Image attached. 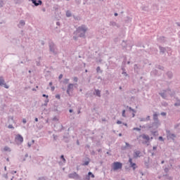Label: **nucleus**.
<instances>
[{
    "mask_svg": "<svg viewBox=\"0 0 180 180\" xmlns=\"http://www.w3.org/2000/svg\"><path fill=\"white\" fill-rule=\"evenodd\" d=\"M86 30H88V27L83 25L80 27H78L76 33L79 37H85V33H86Z\"/></svg>",
    "mask_w": 180,
    "mask_h": 180,
    "instance_id": "1",
    "label": "nucleus"
},
{
    "mask_svg": "<svg viewBox=\"0 0 180 180\" xmlns=\"http://www.w3.org/2000/svg\"><path fill=\"white\" fill-rule=\"evenodd\" d=\"M159 95H160L163 99H167L168 95L174 96V95H175V92H172L170 89H167V90H163L162 92H160Z\"/></svg>",
    "mask_w": 180,
    "mask_h": 180,
    "instance_id": "2",
    "label": "nucleus"
},
{
    "mask_svg": "<svg viewBox=\"0 0 180 180\" xmlns=\"http://www.w3.org/2000/svg\"><path fill=\"white\" fill-rule=\"evenodd\" d=\"M49 51H51V53H52L54 55L57 54L58 53L57 46L55 45L54 42L53 41L49 42Z\"/></svg>",
    "mask_w": 180,
    "mask_h": 180,
    "instance_id": "3",
    "label": "nucleus"
},
{
    "mask_svg": "<svg viewBox=\"0 0 180 180\" xmlns=\"http://www.w3.org/2000/svg\"><path fill=\"white\" fill-rule=\"evenodd\" d=\"M160 126H161V123L160 122L154 121V122L148 126V129H150V130H157V129H158Z\"/></svg>",
    "mask_w": 180,
    "mask_h": 180,
    "instance_id": "4",
    "label": "nucleus"
},
{
    "mask_svg": "<svg viewBox=\"0 0 180 180\" xmlns=\"http://www.w3.org/2000/svg\"><path fill=\"white\" fill-rule=\"evenodd\" d=\"M68 176L70 179H81V176H79L75 172L69 174Z\"/></svg>",
    "mask_w": 180,
    "mask_h": 180,
    "instance_id": "5",
    "label": "nucleus"
},
{
    "mask_svg": "<svg viewBox=\"0 0 180 180\" xmlns=\"http://www.w3.org/2000/svg\"><path fill=\"white\" fill-rule=\"evenodd\" d=\"M74 91V84H69L66 90L67 94L69 96H71L70 92H72Z\"/></svg>",
    "mask_w": 180,
    "mask_h": 180,
    "instance_id": "6",
    "label": "nucleus"
},
{
    "mask_svg": "<svg viewBox=\"0 0 180 180\" xmlns=\"http://www.w3.org/2000/svg\"><path fill=\"white\" fill-rule=\"evenodd\" d=\"M167 136L168 140H172L173 141L175 140V138L176 137V135H175V134H171V131L169 130L167 131Z\"/></svg>",
    "mask_w": 180,
    "mask_h": 180,
    "instance_id": "7",
    "label": "nucleus"
},
{
    "mask_svg": "<svg viewBox=\"0 0 180 180\" xmlns=\"http://www.w3.org/2000/svg\"><path fill=\"white\" fill-rule=\"evenodd\" d=\"M113 169L114 171H117V169H122V165L120 162H115L113 163Z\"/></svg>",
    "mask_w": 180,
    "mask_h": 180,
    "instance_id": "8",
    "label": "nucleus"
},
{
    "mask_svg": "<svg viewBox=\"0 0 180 180\" xmlns=\"http://www.w3.org/2000/svg\"><path fill=\"white\" fill-rule=\"evenodd\" d=\"M128 162H129V167L131 168H132L133 170L134 171L136 169V168H137V165H136V163L133 162V159L131 158H130V157L129 158V161Z\"/></svg>",
    "mask_w": 180,
    "mask_h": 180,
    "instance_id": "9",
    "label": "nucleus"
},
{
    "mask_svg": "<svg viewBox=\"0 0 180 180\" xmlns=\"http://www.w3.org/2000/svg\"><path fill=\"white\" fill-rule=\"evenodd\" d=\"M15 141H18L20 144H22L23 143V136L19 134H17L15 137Z\"/></svg>",
    "mask_w": 180,
    "mask_h": 180,
    "instance_id": "10",
    "label": "nucleus"
},
{
    "mask_svg": "<svg viewBox=\"0 0 180 180\" xmlns=\"http://www.w3.org/2000/svg\"><path fill=\"white\" fill-rule=\"evenodd\" d=\"M139 137H141L143 140H146L145 142H143V144H147V142L150 141V136L146 134L140 135Z\"/></svg>",
    "mask_w": 180,
    "mask_h": 180,
    "instance_id": "11",
    "label": "nucleus"
},
{
    "mask_svg": "<svg viewBox=\"0 0 180 180\" xmlns=\"http://www.w3.org/2000/svg\"><path fill=\"white\" fill-rule=\"evenodd\" d=\"M140 154H141L140 150H134L133 154L134 158H140Z\"/></svg>",
    "mask_w": 180,
    "mask_h": 180,
    "instance_id": "12",
    "label": "nucleus"
},
{
    "mask_svg": "<svg viewBox=\"0 0 180 180\" xmlns=\"http://www.w3.org/2000/svg\"><path fill=\"white\" fill-rule=\"evenodd\" d=\"M32 4H34V6H39V5H41V4H43V1H41V0H31Z\"/></svg>",
    "mask_w": 180,
    "mask_h": 180,
    "instance_id": "13",
    "label": "nucleus"
},
{
    "mask_svg": "<svg viewBox=\"0 0 180 180\" xmlns=\"http://www.w3.org/2000/svg\"><path fill=\"white\" fill-rule=\"evenodd\" d=\"M25 25H26L25 20H20L19 24L18 25V27H19V29H22Z\"/></svg>",
    "mask_w": 180,
    "mask_h": 180,
    "instance_id": "14",
    "label": "nucleus"
},
{
    "mask_svg": "<svg viewBox=\"0 0 180 180\" xmlns=\"http://www.w3.org/2000/svg\"><path fill=\"white\" fill-rule=\"evenodd\" d=\"M158 41H159V43H165L167 39L165 38V37H158Z\"/></svg>",
    "mask_w": 180,
    "mask_h": 180,
    "instance_id": "15",
    "label": "nucleus"
},
{
    "mask_svg": "<svg viewBox=\"0 0 180 180\" xmlns=\"http://www.w3.org/2000/svg\"><path fill=\"white\" fill-rule=\"evenodd\" d=\"M128 147H131L130 143H129L127 142H125V146H122L121 147V150L122 151H124V150H127Z\"/></svg>",
    "mask_w": 180,
    "mask_h": 180,
    "instance_id": "16",
    "label": "nucleus"
},
{
    "mask_svg": "<svg viewBox=\"0 0 180 180\" xmlns=\"http://www.w3.org/2000/svg\"><path fill=\"white\" fill-rule=\"evenodd\" d=\"M153 117L154 122H160V120H158V114L157 112H154Z\"/></svg>",
    "mask_w": 180,
    "mask_h": 180,
    "instance_id": "17",
    "label": "nucleus"
},
{
    "mask_svg": "<svg viewBox=\"0 0 180 180\" xmlns=\"http://www.w3.org/2000/svg\"><path fill=\"white\" fill-rule=\"evenodd\" d=\"M94 91H95V93H94V95H96V96L101 98V90L96 89Z\"/></svg>",
    "mask_w": 180,
    "mask_h": 180,
    "instance_id": "18",
    "label": "nucleus"
},
{
    "mask_svg": "<svg viewBox=\"0 0 180 180\" xmlns=\"http://www.w3.org/2000/svg\"><path fill=\"white\" fill-rule=\"evenodd\" d=\"M5 84V79H4L3 77H0V86H4Z\"/></svg>",
    "mask_w": 180,
    "mask_h": 180,
    "instance_id": "19",
    "label": "nucleus"
},
{
    "mask_svg": "<svg viewBox=\"0 0 180 180\" xmlns=\"http://www.w3.org/2000/svg\"><path fill=\"white\" fill-rule=\"evenodd\" d=\"M159 49L160 50V53H162V54H164L167 51V49L162 46H159Z\"/></svg>",
    "mask_w": 180,
    "mask_h": 180,
    "instance_id": "20",
    "label": "nucleus"
},
{
    "mask_svg": "<svg viewBox=\"0 0 180 180\" xmlns=\"http://www.w3.org/2000/svg\"><path fill=\"white\" fill-rule=\"evenodd\" d=\"M158 71L155 69L153 70L151 72H150V75H157Z\"/></svg>",
    "mask_w": 180,
    "mask_h": 180,
    "instance_id": "21",
    "label": "nucleus"
},
{
    "mask_svg": "<svg viewBox=\"0 0 180 180\" xmlns=\"http://www.w3.org/2000/svg\"><path fill=\"white\" fill-rule=\"evenodd\" d=\"M167 75L168 78H169V79H171L173 77L172 72H167Z\"/></svg>",
    "mask_w": 180,
    "mask_h": 180,
    "instance_id": "22",
    "label": "nucleus"
},
{
    "mask_svg": "<svg viewBox=\"0 0 180 180\" xmlns=\"http://www.w3.org/2000/svg\"><path fill=\"white\" fill-rule=\"evenodd\" d=\"M4 151H8V153H11V151H12V150H11V148H9L8 146H5V147L4 148Z\"/></svg>",
    "mask_w": 180,
    "mask_h": 180,
    "instance_id": "23",
    "label": "nucleus"
},
{
    "mask_svg": "<svg viewBox=\"0 0 180 180\" xmlns=\"http://www.w3.org/2000/svg\"><path fill=\"white\" fill-rule=\"evenodd\" d=\"M72 13H71V11H66V16H67V18H71V16H72Z\"/></svg>",
    "mask_w": 180,
    "mask_h": 180,
    "instance_id": "24",
    "label": "nucleus"
},
{
    "mask_svg": "<svg viewBox=\"0 0 180 180\" xmlns=\"http://www.w3.org/2000/svg\"><path fill=\"white\" fill-rule=\"evenodd\" d=\"M163 176L165 178V179L172 180V178L167 174H164Z\"/></svg>",
    "mask_w": 180,
    "mask_h": 180,
    "instance_id": "25",
    "label": "nucleus"
},
{
    "mask_svg": "<svg viewBox=\"0 0 180 180\" xmlns=\"http://www.w3.org/2000/svg\"><path fill=\"white\" fill-rule=\"evenodd\" d=\"M110 26H117V23H116L115 21H111L110 22Z\"/></svg>",
    "mask_w": 180,
    "mask_h": 180,
    "instance_id": "26",
    "label": "nucleus"
},
{
    "mask_svg": "<svg viewBox=\"0 0 180 180\" xmlns=\"http://www.w3.org/2000/svg\"><path fill=\"white\" fill-rule=\"evenodd\" d=\"M96 72L97 73L100 72L101 74H102L103 71L101 70V67L98 66L96 68Z\"/></svg>",
    "mask_w": 180,
    "mask_h": 180,
    "instance_id": "27",
    "label": "nucleus"
},
{
    "mask_svg": "<svg viewBox=\"0 0 180 180\" xmlns=\"http://www.w3.org/2000/svg\"><path fill=\"white\" fill-rule=\"evenodd\" d=\"M68 82H70V79H64V80L63 81V84H68Z\"/></svg>",
    "mask_w": 180,
    "mask_h": 180,
    "instance_id": "28",
    "label": "nucleus"
},
{
    "mask_svg": "<svg viewBox=\"0 0 180 180\" xmlns=\"http://www.w3.org/2000/svg\"><path fill=\"white\" fill-rule=\"evenodd\" d=\"M60 160H62L64 163L67 162V160H65V158H64V155H60Z\"/></svg>",
    "mask_w": 180,
    "mask_h": 180,
    "instance_id": "29",
    "label": "nucleus"
},
{
    "mask_svg": "<svg viewBox=\"0 0 180 180\" xmlns=\"http://www.w3.org/2000/svg\"><path fill=\"white\" fill-rule=\"evenodd\" d=\"M156 68H158V70H162V71H163L164 70V67L160 65H156Z\"/></svg>",
    "mask_w": 180,
    "mask_h": 180,
    "instance_id": "30",
    "label": "nucleus"
},
{
    "mask_svg": "<svg viewBox=\"0 0 180 180\" xmlns=\"http://www.w3.org/2000/svg\"><path fill=\"white\" fill-rule=\"evenodd\" d=\"M83 167H85L86 165H89V161H86L84 163L82 164Z\"/></svg>",
    "mask_w": 180,
    "mask_h": 180,
    "instance_id": "31",
    "label": "nucleus"
},
{
    "mask_svg": "<svg viewBox=\"0 0 180 180\" xmlns=\"http://www.w3.org/2000/svg\"><path fill=\"white\" fill-rule=\"evenodd\" d=\"M164 171H165V174H168V172H169V168L165 167Z\"/></svg>",
    "mask_w": 180,
    "mask_h": 180,
    "instance_id": "32",
    "label": "nucleus"
},
{
    "mask_svg": "<svg viewBox=\"0 0 180 180\" xmlns=\"http://www.w3.org/2000/svg\"><path fill=\"white\" fill-rule=\"evenodd\" d=\"M127 108L129 109V110H131V112L136 113V110H134V109L131 108V107L127 106Z\"/></svg>",
    "mask_w": 180,
    "mask_h": 180,
    "instance_id": "33",
    "label": "nucleus"
},
{
    "mask_svg": "<svg viewBox=\"0 0 180 180\" xmlns=\"http://www.w3.org/2000/svg\"><path fill=\"white\" fill-rule=\"evenodd\" d=\"M174 106H180V100L177 99V102L174 103Z\"/></svg>",
    "mask_w": 180,
    "mask_h": 180,
    "instance_id": "34",
    "label": "nucleus"
},
{
    "mask_svg": "<svg viewBox=\"0 0 180 180\" xmlns=\"http://www.w3.org/2000/svg\"><path fill=\"white\" fill-rule=\"evenodd\" d=\"M48 103H49V99L46 98L45 100V103L42 105V106H47Z\"/></svg>",
    "mask_w": 180,
    "mask_h": 180,
    "instance_id": "35",
    "label": "nucleus"
},
{
    "mask_svg": "<svg viewBox=\"0 0 180 180\" xmlns=\"http://www.w3.org/2000/svg\"><path fill=\"white\" fill-rule=\"evenodd\" d=\"M122 117H126V110H123L122 112Z\"/></svg>",
    "mask_w": 180,
    "mask_h": 180,
    "instance_id": "36",
    "label": "nucleus"
},
{
    "mask_svg": "<svg viewBox=\"0 0 180 180\" xmlns=\"http://www.w3.org/2000/svg\"><path fill=\"white\" fill-rule=\"evenodd\" d=\"M89 176H91V178H95V175H94V174H92V172H89L88 173Z\"/></svg>",
    "mask_w": 180,
    "mask_h": 180,
    "instance_id": "37",
    "label": "nucleus"
},
{
    "mask_svg": "<svg viewBox=\"0 0 180 180\" xmlns=\"http://www.w3.org/2000/svg\"><path fill=\"white\" fill-rule=\"evenodd\" d=\"M133 130H136V131H141V129H140L139 127H134V128H133Z\"/></svg>",
    "mask_w": 180,
    "mask_h": 180,
    "instance_id": "38",
    "label": "nucleus"
},
{
    "mask_svg": "<svg viewBox=\"0 0 180 180\" xmlns=\"http://www.w3.org/2000/svg\"><path fill=\"white\" fill-rule=\"evenodd\" d=\"M91 179V176L88 174L85 176L84 180H89Z\"/></svg>",
    "mask_w": 180,
    "mask_h": 180,
    "instance_id": "39",
    "label": "nucleus"
},
{
    "mask_svg": "<svg viewBox=\"0 0 180 180\" xmlns=\"http://www.w3.org/2000/svg\"><path fill=\"white\" fill-rule=\"evenodd\" d=\"M73 81L74 82H78V77H73Z\"/></svg>",
    "mask_w": 180,
    "mask_h": 180,
    "instance_id": "40",
    "label": "nucleus"
},
{
    "mask_svg": "<svg viewBox=\"0 0 180 180\" xmlns=\"http://www.w3.org/2000/svg\"><path fill=\"white\" fill-rule=\"evenodd\" d=\"M172 161H174V160H172V159H170V160H169L170 167H172Z\"/></svg>",
    "mask_w": 180,
    "mask_h": 180,
    "instance_id": "41",
    "label": "nucleus"
},
{
    "mask_svg": "<svg viewBox=\"0 0 180 180\" xmlns=\"http://www.w3.org/2000/svg\"><path fill=\"white\" fill-rule=\"evenodd\" d=\"M140 122H146V118L141 117L139 118Z\"/></svg>",
    "mask_w": 180,
    "mask_h": 180,
    "instance_id": "42",
    "label": "nucleus"
},
{
    "mask_svg": "<svg viewBox=\"0 0 180 180\" xmlns=\"http://www.w3.org/2000/svg\"><path fill=\"white\" fill-rule=\"evenodd\" d=\"M8 128V129H15V127H13V125H12V124H9Z\"/></svg>",
    "mask_w": 180,
    "mask_h": 180,
    "instance_id": "43",
    "label": "nucleus"
},
{
    "mask_svg": "<svg viewBox=\"0 0 180 180\" xmlns=\"http://www.w3.org/2000/svg\"><path fill=\"white\" fill-rule=\"evenodd\" d=\"M61 129L59 130V131H63L65 127H64L63 125H60Z\"/></svg>",
    "mask_w": 180,
    "mask_h": 180,
    "instance_id": "44",
    "label": "nucleus"
},
{
    "mask_svg": "<svg viewBox=\"0 0 180 180\" xmlns=\"http://www.w3.org/2000/svg\"><path fill=\"white\" fill-rule=\"evenodd\" d=\"M145 119H146V122H148V120H150V115H148Z\"/></svg>",
    "mask_w": 180,
    "mask_h": 180,
    "instance_id": "45",
    "label": "nucleus"
},
{
    "mask_svg": "<svg viewBox=\"0 0 180 180\" xmlns=\"http://www.w3.org/2000/svg\"><path fill=\"white\" fill-rule=\"evenodd\" d=\"M4 88H6V89H9V86H7L6 83H4Z\"/></svg>",
    "mask_w": 180,
    "mask_h": 180,
    "instance_id": "46",
    "label": "nucleus"
},
{
    "mask_svg": "<svg viewBox=\"0 0 180 180\" xmlns=\"http://www.w3.org/2000/svg\"><path fill=\"white\" fill-rule=\"evenodd\" d=\"M159 140L160 141H164V138L162 136H159Z\"/></svg>",
    "mask_w": 180,
    "mask_h": 180,
    "instance_id": "47",
    "label": "nucleus"
},
{
    "mask_svg": "<svg viewBox=\"0 0 180 180\" xmlns=\"http://www.w3.org/2000/svg\"><path fill=\"white\" fill-rule=\"evenodd\" d=\"M51 89L52 92H53V91L56 89V87L54 86H52L51 87Z\"/></svg>",
    "mask_w": 180,
    "mask_h": 180,
    "instance_id": "48",
    "label": "nucleus"
},
{
    "mask_svg": "<svg viewBox=\"0 0 180 180\" xmlns=\"http://www.w3.org/2000/svg\"><path fill=\"white\" fill-rule=\"evenodd\" d=\"M16 172H17L16 171L13 170L11 172V174H12L13 175H15V174H16Z\"/></svg>",
    "mask_w": 180,
    "mask_h": 180,
    "instance_id": "49",
    "label": "nucleus"
},
{
    "mask_svg": "<svg viewBox=\"0 0 180 180\" xmlns=\"http://www.w3.org/2000/svg\"><path fill=\"white\" fill-rule=\"evenodd\" d=\"M161 115L162 116H167V112H161Z\"/></svg>",
    "mask_w": 180,
    "mask_h": 180,
    "instance_id": "50",
    "label": "nucleus"
},
{
    "mask_svg": "<svg viewBox=\"0 0 180 180\" xmlns=\"http://www.w3.org/2000/svg\"><path fill=\"white\" fill-rule=\"evenodd\" d=\"M56 99H60V94H57L56 96Z\"/></svg>",
    "mask_w": 180,
    "mask_h": 180,
    "instance_id": "51",
    "label": "nucleus"
},
{
    "mask_svg": "<svg viewBox=\"0 0 180 180\" xmlns=\"http://www.w3.org/2000/svg\"><path fill=\"white\" fill-rule=\"evenodd\" d=\"M117 124H122V121L117 120Z\"/></svg>",
    "mask_w": 180,
    "mask_h": 180,
    "instance_id": "52",
    "label": "nucleus"
},
{
    "mask_svg": "<svg viewBox=\"0 0 180 180\" xmlns=\"http://www.w3.org/2000/svg\"><path fill=\"white\" fill-rule=\"evenodd\" d=\"M42 96H43V98H49V96L46 95V94H43Z\"/></svg>",
    "mask_w": 180,
    "mask_h": 180,
    "instance_id": "53",
    "label": "nucleus"
},
{
    "mask_svg": "<svg viewBox=\"0 0 180 180\" xmlns=\"http://www.w3.org/2000/svg\"><path fill=\"white\" fill-rule=\"evenodd\" d=\"M39 180H46V179L44 177H39Z\"/></svg>",
    "mask_w": 180,
    "mask_h": 180,
    "instance_id": "54",
    "label": "nucleus"
},
{
    "mask_svg": "<svg viewBox=\"0 0 180 180\" xmlns=\"http://www.w3.org/2000/svg\"><path fill=\"white\" fill-rule=\"evenodd\" d=\"M59 79H61L63 78V74H60L58 77Z\"/></svg>",
    "mask_w": 180,
    "mask_h": 180,
    "instance_id": "55",
    "label": "nucleus"
},
{
    "mask_svg": "<svg viewBox=\"0 0 180 180\" xmlns=\"http://www.w3.org/2000/svg\"><path fill=\"white\" fill-rule=\"evenodd\" d=\"M26 122H27V121H26V119H25V118L22 119V123H24V124H26Z\"/></svg>",
    "mask_w": 180,
    "mask_h": 180,
    "instance_id": "56",
    "label": "nucleus"
},
{
    "mask_svg": "<svg viewBox=\"0 0 180 180\" xmlns=\"http://www.w3.org/2000/svg\"><path fill=\"white\" fill-rule=\"evenodd\" d=\"M4 176L6 178V179H8V174H4Z\"/></svg>",
    "mask_w": 180,
    "mask_h": 180,
    "instance_id": "57",
    "label": "nucleus"
},
{
    "mask_svg": "<svg viewBox=\"0 0 180 180\" xmlns=\"http://www.w3.org/2000/svg\"><path fill=\"white\" fill-rule=\"evenodd\" d=\"M27 146H28L29 148H30V147H32V143H30L28 142V143H27Z\"/></svg>",
    "mask_w": 180,
    "mask_h": 180,
    "instance_id": "58",
    "label": "nucleus"
},
{
    "mask_svg": "<svg viewBox=\"0 0 180 180\" xmlns=\"http://www.w3.org/2000/svg\"><path fill=\"white\" fill-rule=\"evenodd\" d=\"M105 94H107L108 95H110V93H109V90H106Z\"/></svg>",
    "mask_w": 180,
    "mask_h": 180,
    "instance_id": "59",
    "label": "nucleus"
},
{
    "mask_svg": "<svg viewBox=\"0 0 180 180\" xmlns=\"http://www.w3.org/2000/svg\"><path fill=\"white\" fill-rule=\"evenodd\" d=\"M122 74H124V75H125V77H127V74L126 73V72H123Z\"/></svg>",
    "mask_w": 180,
    "mask_h": 180,
    "instance_id": "60",
    "label": "nucleus"
},
{
    "mask_svg": "<svg viewBox=\"0 0 180 180\" xmlns=\"http://www.w3.org/2000/svg\"><path fill=\"white\" fill-rule=\"evenodd\" d=\"M34 120H35V122H39V118L35 117Z\"/></svg>",
    "mask_w": 180,
    "mask_h": 180,
    "instance_id": "61",
    "label": "nucleus"
},
{
    "mask_svg": "<svg viewBox=\"0 0 180 180\" xmlns=\"http://www.w3.org/2000/svg\"><path fill=\"white\" fill-rule=\"evenodd\" d=\"M153 150H157V146H153Z\"/></svg>",
    "mask_w": 180,
    "mask_h": 180,
    "instance_id": "62",
    "label": "nucleus"
},
{
    "mask_svg": "<svg viewBox=\"0 0 180 180\" xmlns=\"http://www.w3.org/2000/svg\"><path fill=\"white\" fill-rule=\"evenodd\" d=\"M37 65H40V62H39V61H37Z\"/></svg>",
    "mask_w": 180,
    "mask_h": 180,
    "instance_id": "63",
    "label": "nucleus"
},
{
    "mask_svg": "<svg viewBox=\"0 0 180 180\" xmlns=\"http://www.w3.org/2000/svg\"><path fill=\"white\" fill-rule=\"evenodd\" d=\"M137 68V65H134V70H136Z\"/></svg>",
    "mask_w": 180,
    "mask_h": 180,
    "instance_id": "64",
    "label": "nucleus"
}]
</instances>
